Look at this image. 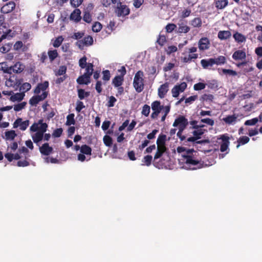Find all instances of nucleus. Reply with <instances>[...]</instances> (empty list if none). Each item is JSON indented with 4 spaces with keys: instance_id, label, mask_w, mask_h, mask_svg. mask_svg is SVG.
<instances>
[{
    "instance_id": "51",
    "label": "nucleus",
    "mask_w": 262,
    "mask_h": 262,
    "mask_svg": "<svg viewBox=\"0 0 262 262\" xmlns=\"http://www.w3.org/2000/svg\"><path fill=\"white\" fill-rule=\"evenodd\" d=\"M27 104V102H23L14 105V110L16 112H19L24 108Z\"/></svg>"
},
{
    "instance_id": "30",
    "label": "nucleus",
    "mask_w": 262,
    "mask_h": 262,
    "mask_svg": "<svg viewBox=\"0 0 262 262\" xmlns=\"http://www.w3.org/2000/svg\"><path fill=\"white\" fill-rule=\"evenodd\" d=\"M166 136L165 135H160L157 140V146H165V141Z\"/></svg>"
},
{
    "instance_id": "37",
    "label": "nucleus",
    "mask_w": 262,
    "mask_h": 262,
    "mask_svg": "<svg viewBox=\"0 0 262 262\" xmlns=\"http://www.w3.org/2000/svg\"><path fill=\"white\" fill-rule=\"evenodd\" d=\"M42 121V119H40L38 121L39 125H40L39 126V129L38 132L43 134L47 130L48 125L46 123H43Z\"/></svg>"
},
{
    "instance_id": "5",
    "label": "nucleus",
    "mask_w": 262,
    "mask_h": 262,
    "mask_svg": "<svg viewBox=\"0 0 262 262\" xmlns=\"http://www.w3.org/2000/svg\"><path fill=\"white\" fill-rule=\"evenodd\" d=\"M48 95V92H43L41 95H35L32 97L29 100V103L33 106H36L40 101L45 100Z\"/></svg>"
},
{
    "instance_id": "49",
    "label": "nucleus",
    "mask_w": 262,
    "mask_h": 262,
    "mask_svg": "<svg viewBox=\"0 0 262 262\" xmlns=\"http://www.w3.org/2000/svg\"><path fill=\"white\" fill-rule=\"evenodd\" d=\"M150 111V107L147 104H144L142 107V110L141 113L145 117H147L149 116Z\"/></svg>"
},
{
    "instance_id": "57",
    "label": "nucleus",
    "mask_w": 262,
    "mask_h": 262,
    "mask_svg": "<svg viewBox=\"0 0 262 262\" xmlns=\"http://www.w3.org/2000/svg\"><path fill=\"white\" fill-rule=\"evenodd\" d=\"M83 40L84 41V43H85L86 46H91L93 43V38L91 36H88L84 37Z\"/></svg>"
},
{
    "instance_id": "40",
    "label": "nucleus",
    "mask_w": 262,
    "mask_h": 262,
    "mask_svg": "<svg viewBox=\"0 0 262 262\" xmlns=\"http://www.w3.org/2000/svg\"><path fill=\"white\" fill-rule=\"evenodd\" d=\"M194 131L192 133L193 136L194 137H197V140L200 139L201 138V136H202L204 134L205 131L206 130L204 129H195Z\"/></svg>"
},
{
    "instance_id": "46",
    "label": "nucleus",
    "mask_w": 262,
    "mask_h": 262,
    "mask_svg": "<svg viewBox=\"0 0 262 262\" xmlns=\"http://www.w3.org/2000/svg\"><path fill=\"white\" fill-rule=\"evenodd\" d=\"M103 142L104 144L108 147H110L112 146L113 144V140L112 138L108 135H105L103 137Z\"/></svg>"
},
{
    "instance_id": "12",
    "label": "nucleus",
    "mask_w": 262,
    "mask_h": 262,
    "mask_svg": "<svg viewBox=\"0 0 262 262\" xmlns=\"http://www.w3.org/2000/svg\"><path fill=\"white\" fill-rule=\"evenodd\" d=\"M210 41L207 37L201 38L198 42L199 48L201 51L207 50L209 48Z\"/></svg>"
},
{
    "instance_id": "29",
    "label": "nucleus",
    "mask_w": 262,
    "mask_h": 262,
    "mask_svg": "<svg viewBox=\"0 0 262 262\" xmlns=\"http://www.w3.org/2000/svg\"><path fill=\"white\" fill-rule=\"evenodd\" d=\"M152 110H164V106L161 105L160 101H155L151 104Z\"/></svg>"
},
{
    "instance_id": "60",
    "label": "nucleus",
    "mask_w": 262,
    "mask_h": 262,
    "mask_svg": "<svg viewBox=\"0 0 262 262\" xmlns=\"http://www.w3.org/2000/svg\"><path fill=\"white\" fill-rule=\"evenodd\" d=\"M200 122L201 123H206L208 125L213 126L214 124V121L212 119L209 118L201 119Z\"/></svg>"
},
{
    "instance_id": "21",
    "label": "nucleus",
    "mask_w": 262,
    "mask_h": 262,
    "mask_svg": "<svg viewBox=\"0 0 262 262\" xmlns=\"http://www.w3.org/2000/svg\"><path fill=\"white\" fill-rule=\"evenodd\" d=\"M237 116L233 114L232 115H228L226 117L223 118V121H224L227 124H233L236 122Z\"/></svg>"
},
{
    "instance_id": "55",
    "label": "nucleus",
    "mask_w": 262,
    "mask_h": 262,
    "mask_svg": "<svg viewBox=\"0 0 262 262\" xmlns=\"http://www.w3.org/2000/svg\"><path fill=\"white\" fill-rule=\"evenodd\" d=\"M176 28H177L176 25H175L174 24H172V23H169V24H168L166 26L165 29H166V31L167 33H171L173 30H174L176 29Z\"/></svg>"
},
{
    "instance_id": "31",
    "label": "nucleus",
    "mask_w": 262,
    "mask_h": 262,
    "mask_svg": "<svg viewBox=\"0 0 262 262\" xmlns=\"http://www.w3.org/2000/svg\"><path fill=\"white\" fill-rule=\"evenodd\" d=\"M190 30V28L184 23L179 24L178 32L180 33H186Z\"/></svg>"
},
{
    "instance_id": "17",
    "label": "nucleus",
    "mask_w": 262,
    "mask_h": 262,
    "mask_svg": "<svg viewBox=\"0 0 262 262\" xmlns=\"http://www.w3.org/2000/svg\"><path fill=\"white\" fill-rule=\"evenodd\" d=\"M232 57L235 60H243L246 58V54L243 50H237L233 53Z\"/></svg>"
},
{
    "instance_id": "18",
    "label": "nucleus",
    "mask_w": 262,
    "mask_h": 262,
    "mask_svg": "<svg viewBox=\"0 0 262 262\" xmlns=\"http://www.w3.org/2000/svg\"><path fill=\"white\" fill-rule=\"evenodd\" d=\"M201 64L203 69H208L209 67H212L215 64L214 58H209L208 59H203L201 60Z\"/></svg>"
},
{
    "instance_id": "20",
    "label": "nucleus",
    "mask_w": 262,
    "mask_h": 262,
    "mask_svg": "<svg viewBox=\"0 0 262 262\" xmlns=\"http://www.w3.org/2000/svg\"><path fill=\"white\" fill-rule=\"evenodd\" d=\"M217 37L220 40H226L231 37V33L230 31H220L217 34Z\"/></svg>"
},
{
    "instance_id": "50",
    "label": "nucleus",
    "mask_w": 262,
    "mask_h": 262,
    "mask_svg": "<svg viewBox=\"0 0 262 262\" xmlns=\"http://www.w3.org/2000/svg\"><path fill=\"white\" fill-rule=\"evenodd\" d=\"M63 41V37L62 36H59L55 39L53 43V46L55 48H58L61 45Z\"/></svg>"
},
{
    "instance_id": "58",
    "label": "nucleus",
    "mask_w": 262,
    "mask_h": 262,
    "mask_svg": "<svg viewBox=\"0 0 262 262\" xmlns=\"http://www.w3.org/2000/svg\"><path fill=\"white\" fill-rule=\"evenodd\" d=\"M85 105H84L82 101H81L80 100H78L77 102H76V108H75V110L76 111L78 112V113H79L81 112V111L85 108Z\"/></svg>"
},
{
    "instance_id": "38",
    "label": "nucleus",
    "mask_w": 262,
    "mask_h": 262,
    "mask_svg": "<svg viewBox=\"0 0 262 262\" xmlns=\"http://www.w3.org/2000/svg\"><path fill=\"white\" fill-rule=\"evenodd\" d=\"M152 157L151 155H147L144 157L142 160V165L149 166L151 165Z\"/></svg>"
},
{
    "instance_id": "10",
    "label": "nucleus",
    "mask_w": 262,
    "mask_h": 262,
    "mask_svg": "<svg viewBox=\"0 0 262 262\" xmlns=\"http://www.w3.org/2000/svg\"><path fill=\"white\" fill-rule=\"evenodd\" d=\"M220 139L222 140V142L220 145V150L221 152H224L228 148L230 142L229 138L226 135H222Z\"/></svg>"
},
{
    "instance_id": "2",
    "label": "nucleus",
    "mask_w": 262,
    "mask_h": 262,
    "mask_svg": "<svg viewBox=\"0 0 262 262\" xmlns=\"http://www.w3.org/2000/svg\"><path fill=\"white\" fill-rule=\"evenodd\" d=\"M130 12V9L127 5L122 4L120 1L117 3L115 13L118 17H125L129 14Z\"/></svg>"
},
{
    "instance_id": "25",
    "label": "nucleus",
    "mask_w": 262,
    "mask_h": 262,
    "mask_svg": "<svg viewBox=\"0 0 262 262\" xmlns=\"http://www.w3.org/2000/svg\"><path fill=\"white\" fill-rule=\"evenodd\" d=\"M5 138L7 140H13L17 136L15 130H11L5 132Z\"/></svg>"
},
{
    "instance_id": "52",
    "label": "nucleus",
    "mask_w": 262,
    "mask_h": 262,
    "mask_svg": "<svg viewBox=\"0 0 262 262\" xmlns=\"http://www.w3.org/2000/svg\"><path fill=\"white\" fill-rule=\"evenodd\" d=\"M83 20L87 23H90L92 21V16L89 11H85L84 12Z\"/></svg>"
},
{
    "instance_id": "24",
    "label": "nucleus",
    "mask_w": 262,
    "mask_h": 262,
    "mask_svg": "<svg viewBox=\"0 0 262 262\" xmlns=\"http://www.w3.org/2000/svg\"><path fill=\"white\" fill-rule=\"evenodd\" d=\"M228 5V0H217L215 3V7L218 9H223Z\"/></svg>"
},
{
    "instance_id": "62",
    "label": "nucleus",
    "mask_w": 262,
    "mask_h": 262,
    "mask_svg": "<svg viewBox=\"0 0 262 262\" xmlns=\"http://www.w3.org/2000/svg\"><path fill=\"white\" fill-rule=\"evenodd\" d=\"M31 88V85L28 82L24 83L20 88V90L23 91L24 92L29 91Z\"/></svg>"
},
{
    "instance_id": "47",
    "label": "nucleus",
    "mask_w": 262,
    "mask_h": 262,
    "mask_svg": "<svg viewBox=\"0 0 262 262\" xmlns=\"http://www.w3.org/2000/svg\"><path fill=\"white\" fill-rule=\"evenodd\" d=\"M12 44L8 43L0 48V52L6 53L9 51L11 48Z\"/></svg>"
},
{
    "instance_id": "34",
    "label": "nucleus",
    "mask_w": 262,
    "mask_h": 262,
    "mask_svg": "<svg viewBox=\"0 0 262 262\" xmlns=\"http://www.w3.org/2000/svg\"><path fill=\"white\" fill-rule=\"evenodd\" d=\"M80 151L82 154L87 155H91V154H92L91 148L89 146H88L86 144L82 145L81 146Z\"/></svg>"
},
{
    "instance_id": "39",
    "label": "nucleus",
    "mask_w": 262,
    "mask_h": 262,
    "mask_svg": "<svg viewBox=\"0 0 262 262\" xmlns=\"http://www.w3.org/2000/svg\"><path fill=\"white\" fill-rule=\"evenodd\" d=\"M75 115L73 113L70 114L68 115L67 117V121H66V125H74L75 123V121L74 119Z\"/></svg>"
},
{
    "instance_id": "56",
    "label": "nucleus",
    "mask_w": 262,
    "mask_h": 262,
    "mask_svg": "<svg viewBox=\"0 0 262 262\" xmlns=\"http://www.w3.org/2000/svg\"><path fill=\"white\" fill-rule=\"evenodd\" d=\"M170 105L165 106L164 110L163 111L164 115L162 117L161 120L162 122H164L165 120L167 115L168 114V113L170 112Z\"/></svg>"
},
{
    "instance_id": "35",
    "label": "nucleus",
    "mask_w": 262,
    "mask_h": 262,
    "mask_svg": "<svg viewBox=\"0 0 262 262\" xmlns=\"http://www.w3.org/2000/svg\"><path fill=\"white\" fill-rule=\"evenodd\" d=\"M93 67L94 66L93 63H88L87 66L85 68L86 72L84 73V74H85L88 76L91 77L94 71Z\"/></svg>"
},
{
    "instance_id": "59",
    "label": "nucleus",
    "mask_w": 262,
    "mask_h": 262,
    "mask_svg": "<svg viewBox=\"0 0 262 262\" xmlns=\"http://www.w3.org/2000/svg\"><path fill=\"white\" fill-rule=\"evenodd\" d=\"M86 60L87 58L85 56L79 59V65L81 69L85 68L87 66Z\"/></svg>"
},
{
    "instance_id": "53",
    "label": "nucleus",
    "mask_w": 262,
    "mask_h": 262,
    "mask_svg": "<svg viewBox=\"0 0 262 262\" xmlns=\"http://www.w3.org/2000/svg\"><path fill=\"white\" fill-rule=\"evenodd\" d=\"M67 71V67L64 66H60L58 70V71L56 72L55 75L56 76H61L65 75V74Z\"/></svg>"
},
{
    "instance_id": "44",
    "label": "nucleus",
    "mask_w": 262,
    "mask_h": 262,
    "mask_svg": "<svg viewBox=\"0 0 262 262\" xmlns=\"http://www.w3.org/2000/svg\"><path fill=\"white\" fill-rule=\"evenodd\" d=\"M214 60L215 64L217 65L223 64L226 61V58L224 56H219L217 58H214Z\"/></svg>"
},
{
    "instance_id": "61",
    "label": "nucleus",
    "mask_w": 262,
    "mask_h": 262,
    "mask_svg": "<svg viewBox=\"0 0 262 262\" xmlns=\"http://www.w3.org/2000/svg\"><path fill=\"white\" fill-rule=\"evenodd\" d=\"M214 96L212 94H205L202 96V100L206 101H212Z\"/></svg>"
},
{
    "instance_id": "48",
    "label": "nucleus",
    "mask_w": 262,
    "mask_h": 262,
    "mask_svg": "<svg viewBox=\"0 0 262 262\" xmlns=\"http://www.w3.org/2000/svg\"><path fill=\"white\" fill-rule=\"evenodd\" d=\"M102 28L101 24L98 21L95 22L92 26V30L94 32H99Z\"/></svg>"
},
{
    "instance_id": "33",
    "label": "nucleus",
    "mask_w": 262,
    "mask_h": 262,
    "mask_svg": "<svg viewBox=\"0 0 262 262\" xmlns=\"http://www.w3.org/2000/svg\"><path fill=\"white\" fill-rule=\"evenodd\" d=\"M0 71H3L5 73L11 74V68L7 65L6 62L0 63Z\"/></svg>"
},
{
    "instance_id": "64",
    "label": "nucleus",
    "mask_w": 262,
    "mask_h": 262,
    "mask_svg": "<svg viewBox=\"0 0 262 262\" xmlns=\"http://www.w3.org/2000/svg\"><path fill=\"white\" fill-rule=\"evenodd\" d=\"M178 50V48L175 46H168L167 49L166 50V52L167 54L170 55L172 53H174L177 52Z\"/></svg>"
},
{
    "instance_id": "9",
    "label": "nucleus",
    "mask_w": 262,
    "mask_h": 262,
    "mask_svg": "<svg viewBox=\"0 0 262 262\" xmlns=\"http://www.w3.org/2000/svg\"><path fill=\"white\" fill-rule=\"evenodd\" d=\"M11 74L12 73L19 74L21 73L25 68V66L21 62H16L13 66H10Z\"/></svg>"
},
{
    "instance_id": "15",
    "label": "nucleus",
    "mask_w": 262,
    "mask_h": 262,
    "mask_svg": "<svg viewBox=\"0 0 262 262\" xmlns=\"http://www.w3.org/2000/svg\"><path fill=\"white\" fill-rule=\"evenodd\" d=\"M53 150V148L51 146H50L48 143L43 144L42 146L39 147V151L40 153L45 156L49 155L52 153Z\"/></svg>"
},
{
    "instance_id": "23",
    "label": "nucleus",
    "mask_w": 262,
    "mask_h": 262,
    "mask_svg": "<svg viewBox=\"0 0 262 262\" xmlns=\"http://www.w3.org/2000/svg\"><path fill=\"white\" fill-rule=\"evenodd\" d=\"M166 150V146H157V151L154 156V160L161 158Z\"/></svg>"
},
{
    "instance_id": "8",
    "label": "nucleus",
    "mask_w": 262,
    "mask_h": 262,
    "mask_svg": "<svg viewBox=\"0 0 262 262\" xmlns=\"http://www.w3.org/2000/svg\"><path fill=\"white\" fill-rule=\"evenodd\" d=\"M21 84L20 80L15 75L10 76L6 81V85L8 87L17 88Z\"/></svg>"
},
{
    "instance_id": "63",
    "label": "nucleus",
    "mask_w": 262,
    "mask_h": 262,
    "mask_svg": "<svg viewBox=\"0 0 262 262\" xmlns=\"http://www.w3.org/2000/svg\"><path fill=\"white\" fill-rule=\"evenodd\" d=\"M206 84L202 82H199L194 85L193 88L195 91H200L205 88Z\"/></svg>"
},
{
    "instance_id": "4",
    "label": "nucleus",
    "mask_w": 262,
    "mask_h": 262,
    "mask_svg": "<svg viewBox=\"0 0 262 262\" xmlns=\"http://www.w3.org/2000/svg\"><path fill=\"white\" fill-rule=\"evenodd\" d=\"M183 157L185 160V163L186 164L192 166H196V167L193 168V169L201 168L202 167L203 165L201 163V161L198 160L194 159V157L192 156L184 155Z\"/></svg>"
},
{
    "instance_id": "22",
    "label": "nucleus",
    "mask_w": 262,
    "mask_h": 262,
    "mask_svg": "<svg viewBox=\"0 0 262 262\" xmlns=\"http://www.w3.org/2000/svg\"><path fill=\"white\" fill-rule=\"evenodd\" d=\"M90 78L91 77L83 74L77 78V82L79 84H88L91 82Z\"/></svg>"
},
{
    "instance_id": "1",
    "label": "nucleus",
    "mask_w": 262,
    "mask_h": 262,
    "mask_svg": "<svg viewBox=\"0 0 262 262\" xmlns=\"http://www.w3.org/2000/svg\"><path fill=\"white\" fill-rule=\"evenodd\" d=\"M143 76V72L140 70L135 74L133 84L136 91L138 93H141L144 90V80Z\"/></svg>"
},
{
    "instance_id": "6",
    "label": "nucleus",
    "mask_w": 262,
    "mask_h": 262,
    "mask_svg": "<svg viewBox=\"0 0 262 262\" xmlns=\"http://www.w3.org/2000/svg\"><path fill=\"white\" fill-rule=\"evenodd\" d=\"M13 128H16L19 127L21 130H25L29 125V121L28 120L23 121L21 118H17L14 121L13 124Z\"/></svg>"
},
{
    "instance_id": "45",
    "label": "nucleus",
    "mask_w": 262,
    "mask_h": 262,
    "mask_svg": "<svg viewBox=\"0 0 262 262\" xmlns=\"http://www.w3.org/2000/svg\"><path fill=\"white\" fill-rule=\"evenodd\" d=\"M191 24L194 27H200L202 26V20L199 17H195L192 20Z\"/></svg>"
},
{
    "instance_id": "16",
    "label": "nucleus",
    "mask_w": 262,
    "mask_h": 262,
    "mask_svg": "<svg viewBox=\"0 0 262 262\" xmlns=\"http://www.w3.org/2000/svg\"><path fill=\"white\" fill-rule=\"evenodd\" d=\"M70 18L76 23H78L81 19V11L79 9H75L71 14Z\"/></svg>"
},
{
    "instance_id": "26",
    "label": "nucleus",
    "mask_w": 262,
    "mask_h": 262,
    "mask_svg": "<svg viewBox=\"0 0 262 262\" xmlns=\"http://www.w3.org/2000/svg\"><path fill=\"white\" fill-rule=\"evenodd\" d=\"M233 36L235 40L239 43L245 42L246 40V37L242 34L238 32L234 33Z\"/></svg>"
},
{
    "instance_id": "19",
    "label": "nucleus",
    "mask_w": 262,
    "mask_h": 262,
    "mask_svg": "<svg viewBox=\"0 0 262 262\" xmlns=\"http://www.w3.org/2000/svg\"><path fill=\"white\" fill-rule=\"evenodd\" d=\"M198 54H190L185 57L181 58V61L184 63H190L192 60H195L198 58Z\"/></svg>"
},
{
    "instance_id": "32",
    "label": "nucleus",
    "mask_w": 262,
    "mask_h": 262,
    "mask_svg": "<svg viewBox=\"0 0 262 262\" xmlns=\"http://www.w3.org/2000/svg\"><path fill=\"white\" fill-rule=\"evenodd\" d=\"M32 137L34 142L35 143H38L42 140L43 134L40 132H37L35 134L32 135Z\"/></svg>"
},
{
    "instance_id": "13",
    "label": "nucleus",
    "mask_w": 262,
    "mask_h": 262,
    "mask_svg": "<svg viewBox=\"0 0 262 262\" xmlns=\"http://www.w3.org/2000/svg\"><path fill=\"white\" fill-rule=\"evenodd\" d=\"M49 85V83L48 81H45L42 83H39L34 90V93L38 94L41 91L43 92H46V90L48 88Z\"/></svg>"
},
{
    "instance_id": "41",
    "label": "nucleus",
    "mask_w": 262,
    "mask_h": 262,
    "mask_svg": "<svg viewBox=\"0 0 262 262\" xmlns=\"http://www.w3.org/2000/svg\"><path fill=\"white\" fill-rule=\"evenodd\" d=\"M167 39L165 35L159 34L157 40V42L162 47L166 42Z\"/></svg>"
},
{
    "instance_id": "7",
    "label": "nucleus",
    "mask_w": 262,
    "mask_h": 262,
    "mask_svg": "<svg viewBox=\"0 0 262 262\" xmlns=\"http://www.w3.org/2000/svg\"><path fill=\"white\" fill-rule=\"evenodd\" d=\"M187 88V84L185 82L181 84L176 85L171 90L172 95L173 97H178L180 92H183Z\"/></svg>"
},
{
    "instance_id": "42",
    "label": "nucleus",
    "mask_w": 262,
    "mask_h": 262,
    "mask_svg": "<svg viewBox=\"0 0 262 262\" xmlns=\"http://www.w3.org/2000/svg\"><path fill=\"white\" fill-rule=\"evenodd\" d=\"M48 54L51 62H52L58 56V53L56 50H49Z\"/></svg>"
},
{
    "instance_id": "14",
    "label": "nucleus",
    "mask_w": 262,
    "mask_h": 262,
    "mask_svg": "<svg viewBox=\"0 0 262 262\" xmlns=\"http://www.w3.org/2000/svg\"><path fill=\"white\" fill-rule=\"evenodd\" d=\"M15 6L14 2H9L1 8V11L3 13H10L15 9Z\"/></svg>"
},
{
    "instance_id": "27",
    "label": "nucleus",
    "mask_w": 262,
    "mask_h": 262,
    "mask_svg": "<svg viewBox=\"0 0 262 262\" xmlns=\"http://www.w3.org/2000/svg\"><path fill=\"white\" fill-rule=\"evenodd\" d=\"M25 96V94L24 93H17L14 95H11L10 97V100L12 101H21L23 99Z\"/></svg>"
},
{
    "instance_id": "54",
    "label": "nucleus",
    "mask_w": 262,
    "mask_h": 262,
    "mask_svg": "<svg viewBox=\"0 0 262 262\" xmlns=\"http://www.w3.org/2000/svg\"><path fill=\"white\" fill-rule=\"evenodd\" d=\"M258 122V119L257 118H254L252 119L246 120L244 124L247 126H252L255 125Z\"/></svg>"
},
{
    "instance_id": "3",
    "label": "nucleus",
    "mask_w": 262,
    "mask_h": 262,
    "mask_svg": "<svg viewBox=\"0 0 262 262\" xmlns=\"http://www.w3.org/2000/svg\"><path fill=\"white\" fill-rule=\"evenodd\" d=\"M188 125L187 118L184 116H179L174 120L172 125L174 127H178V128L185 129Z\"/></svg>"
},
{
    "instance_id": "11",
    "label": "nucleus",
    "mask_w": 262,
    "mask_h": 262,
    "mask_svg": "<svg viewBox=\"0 0 262 262\" xmlns=\"http://www.w3.org/2000/svg\"><path fill=\"white\" fill-rule=\"evenodd\" d=\"M169 83L166 82L160 85L158 90V96L160 98L165 97L168 91Z\"/></svg>"
},
{
    "instance_id": "43",
    "label": "nucleus",
    "mask_w": 262,
    "mask_h": 262,
    "mask_svg": "<svg viewBox=\"0 0 262 262\" xmlns=\"http://www.w3.org/2000/svg\"><path fill=\"white\" fill-rule=\"evenodd\" d=\"M89 92H85L83 89H79L78 90V96L80 99H83L85 97L89 96Z\"/></svg>"
},
{
    "instance_id": "28",
    "label": "nucleus",
    "mask_w": 262,
    "mask_h": 262,
    "mask_svg": "<svg viewBox=\"0 0 262 262\" xmlns=\"http://www.w3.org/2000/svg\"><path fill=\"white\" fill-rule=\"evenodd\" d=\"M123 80L122 76H116L113 79L112 83L115 87H119L122 84Z\"/></svg>"
},
{
    "instance_id": "36",
    "label": "nucleus",
    "mask_w": 262,
    "mask_h": 262,
    "mask_svg": "<svg viewBox=\"0 0 262 262\" xmlns=\"http://www.w3.org/2000/svg\"><path fill=\"white\" fill-rule=\"evenodd\" d=\"M250 140V139L247 136H242L241 137L237 140V145L236 146L237 148H238L241 145H244L247 143Z\"/></svg>"
}]
</instances>
